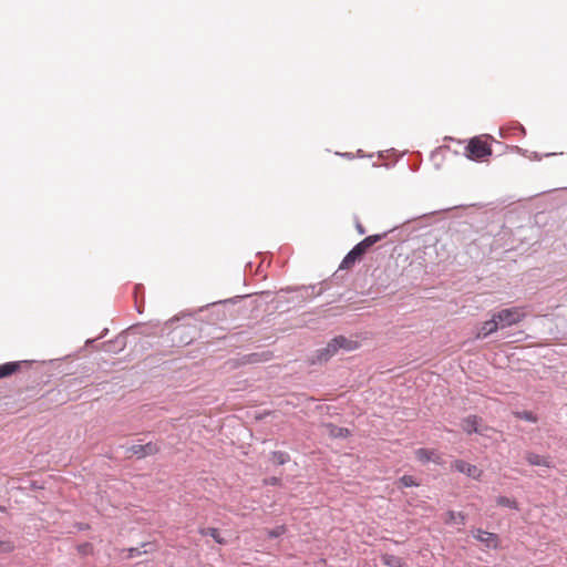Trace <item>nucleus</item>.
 Returning a JSON list of instances; mask_svg holds the SVG:
<instances>
[{
    "mask_svg": "<svg viewBox=\"0 0 567 567\" xmlns=\"http://www.w3.org/2000/svg\"><path fill=\"white\" fill-rule=\"evenodd\" d=\"M200 535L210 536L216 543L224 544V538L220 537L219 530L215 527H207L199 529Z\"/></svg>",
    "mask_w": 567,
    "mask_h": 567,
    "instance_id": "nucleus-17",
    "label": "nucleus"
},
{
    "mask_svg": "<svg viewBox=\"0 0 567 567\" xmlns=\"http://www.w3.org/2000/svg\"><path fill=\"white\" fill-rule=\"evenodd\" d=\"M415 456L421 463L433 462L435 464H440V456L435 453V451L430 449H417L415 451Z\"/></svg>",
    "mask_w": 567,
    "mask_h": 567,
    "instance_id": "nucleus-11",
    "label": "nucleus"
},
{
    "mask_svg": "<svg viewBox=\"0 0 567 567\" xmlns=\"http://www.w3.org/2000/svg\"><path fill=\"white\" fill-rule=\"evenodd\" d=\"M126 451L142 458L156 454L159 451V446L156 443L148 442L146 444H133Z\"/></svg>",
    "mask_w": 567,
    "mask_h": 567,
    "instance_id": "nucleus-8",
    "label": "nucleus"
},
{
    "mask_svg": "<svg viewBox=\"0 0 567 567\" xmlns=\"http://www.w3.org/2000/svg\"><path fill=\"white\" fill-rule=\"evenodd\" d=\"M386 236V233H383V234H374V235H370V236H367L364 239H362L364 241V244L371 248L374 244L379 243L380 240H382L384 237Z\"/></svg>",
    "mask_w": 567,
    "mask_h": 567,
    "instance_id": "nucleus-23",
    "label": "nucleus"
},
{
    "mask_svg": "<svg viewBox=\"0 0 567 567\" xmlns=\"http://www.w3.org/2000/svg\"><path fill=\"white\" fill-rule=\"evenodd\" d=\"M285 533H286L285 525H278V526L267 530V535L269 538H278V537L282 536Z\"/></svg>",
    "mask_w": 567,
    "mask_h": 567,
    "instance_id": "nucleus-24",
    "label": "nucleus"
},
{
    "mask_svg": "<svg viewBox=\"0 0 567 567\" xmlns=\"http://www.w3.org/2000/svg\"><path fill=\"white\" fill-rule=\"evenodd\" d=\"M478 419L476 415H470L462 421V429L467 434L478 433Z\"/></svg>",
    "mask_w": 567,
    "mask_h": 567,
    "instance_id": "nucleus-14",
    "label": "nucleus"
},
{
    "mask_svg": "<svg viewBox=\"0 0 567 567\" xmlns=\"http://www.w3.org/2000/svg\"><path fill=\"white\" fill-rule=\"evenodd\" d=\"M370 248L363 240L358 243L342 259L339 269H349L359 261Z\"/></svg>",
    "mask_w": 567,
    "mask_h": 567,
    "instance_id": "nucleus-4",
    "label": "nucleus"
},
{
    "mask_svg": "<svg viewBox=\"0 0 567 567\" xmlns=\"http://www.w3.org/2000/svg\"><path fill=\"white\" fill-rule=\"evenodd\" d=\"M496 504L498 506L512 508V509H515V511L519 509L518 503L515 499L509 498L507 496H498L496 498Z\"/></svg>",
    "mask_w": 567,
    "mask_h": 567,
    "instance_id": "nucleus-18",
    "label": "nucleus"
},
{
    "mask_svg": "<svg viewBox=\"0 0 567 567\" xmlns=\"http://www.w3.org/2000/svg\"><path fill=\"white\" fill-rule=\"evenodd\" d=\"M94 341H95L94 339H89V340L86 341V344H91V343H93Z\"/></svg>",
    "mask_w": 567,
    "mask_h": 567,
    "instance_id": "nucleus-29",
    "label": "nucleus"
},
{
    "mask_svg": "<svg viewBox=\"0 0 567 567\" xmlns=\"http://www.w3.org/2000/svg\"><path fill=\"white\" fill-rule=\"evenodd\" d=\"M152 547H153V544H151V543H143L142 544L143 550H141V548H138V547H131V548L126 549V551H127L126 557L134 558V557L141 556L142 554H146L150 550H152Z\"/></svg>",
    "mask_w": 567,
    "mask_h": 567,
    "instance_id": "nucleus-16",
    "label": "nucleus"
},
{
    "mask_svg": "<svg viewBox=\"0 0 567 567\" xmlns=\"http://www.w3.org/2000/svg\"><path fill=\"white\" fill-rule=\"evenodd\" d=\"M24 361H10L3 364H0V379L9 377L19 370L21 363Z\"/></svg>",
    "mask_w": 567,
    "mask_h": 567,
    "instance_id": "nucleus-12",
    "label": "nucleus"
},
{
    "mask_svg": "<svg viewBox=\"0 0 567 567\" xmlns=\"http://www.w3.org/2000/svg\"><path fill=\"white\" fill-rule=\"evenodd\" d=\"M511 130H513V131L517 132V133H518L519 135H522V136H525V135H526V130H525V127H524L520 123H518V122L514 123V124L511 126Z\"/></svg>",
    "mask_w": 567,
    "mask_h": 567,
    "instance_id": "nucleus-26",
    "label": "nucleus"
},
{
    "mask_svg": "<svg viewBox=\"0 0 567 567\" xmlns=\"http://www.w3.org/2000/svg\"><path fill=\"white\" fill-rule=\"evenodd\" d=\"M278 481H279L278 478L272 477V478L270 480V484L276 485V484L278 483Z\"/></svg>",
    "mask_w": 567,
    "mask_h": 567,
    "instance_id": "nucleus-28",
    "label": "nucleus"
},
{
    "mask_svg": "<svg viewBox=\"0 0 567 567\" xmlns=\"http://www.w3.org/2000/svg\"><path fill=\"white\" fill-rule=\"evenodd\" d=\"M357 348V342L347 339L343 336H338L333 338L328 344L319 350H317L316 359L312 360L313 363L317 362H326L331 359L339 349H343L346 351H351Z\"/></svg>",
    "mask_w": 567,
    "mask_h": 567,
    "instance_id": "nucleus-1",
    "label": "nucleus"
},
{
    "mask_svg": "<svg viewBox=\"0 0 567 567\" xmlns=\"http://www.w3.org/2000/svg\"><path fill=\"white\" fill-rule=\"evenodd\" d=\"M513 415L516 419L524 420L530 423H536L538 421V416L532 411H514Z\"/></svg>",
    "mask_w": 567,
    "mask_h": 567,
    "instance_id": "nucleus-19",
    "label": "nucleus"
},
{
    "mask_svg": "<svg viewBox=\"0 0 567 567\" xmlns=\"http://www.w3.org/2000/svg\"><path fill=\"white\" fill-rule=\"evenodd\" d=\"M452 468L456 472L465 474L475 481H481L483 475V471L480 470L476 465L470 464L466 461L460 458L452 463Z\"/></svg>",
    "mask_w": 567,
    "mask_h": 567,
    "instance_id": "nucleus-6",
    "label": "nucleus"
},
{
    "mask_svg": "<svg viewBox=\"0 0 567 567\" xmlns=\"http://www.w3.org/2000/svg\"><path fill=\"white\" fill-rule=\"evenodd\" d=\"M465 150L467 157L475 161L482 159L492 154L489 145L477 137L472 138Z\"/></svg>",
    "mask_w": 567,
    "mask_h": 567,
    "instance_id": "nucleus-3",
    "label": "nucleus"
},
{
    "mask_svg": "<svg viewBox=\"0 0 567 567\" xmlns=\"http://www.w3.org/2000/svg\"><path fill=\"white\" fill-rule=\"evenodd\" d=\"M501 329L512 327L520 322L526 313L520 307L505 308L494 313Z\"/></svg>",
    "mask_w": 567,
    "mask_h": 567,
    "instance_id": "nucleus-2",
    "label": "nucleus"
},
{
    "mask_svg": "<svg viewBox=\"0 0 567 567\" xmlns=\"http://www.w3.org/2000/svg\"><path fill=\"white\" fill-rule=\"evenodd\" d=\"M503 132H504V128H501V130H499L501 135H502V136H505V135L503 134Z\"/></svg>",
    "mask_w": 567,
    "mask_h": 567,
    "instance_id": "nucleus-30",
    "label": "nucleus"
},
{
    "mask_svg": "<svg viewBox=\"0 0 567 567\" xmlns=\"http://www.w3.org/2000/svg\"><path fill=\"white\" fill-rule=\"evenodd\" d=\"M323 284L324 282H322L320 285L318 290H317L316 285H310V286H300V287H297L293 289H289V291H295L297 293L296 298L299 301L305 302V301L313 299L317 296L322 295L326 291V287L323 286Z\"/></svg>",
    "mask_w": 567,
    "mask_h": 567,
    "instance_id": "nucleus-5",
    "label": "nucleus"
},
{
    "mask_svg": "<svg viewBox=\"0 0 567 567\" xmlns=\"http://www.w3.org/2000/svg\"><path fill=\"white\" fill-rule=\"evenodd\" d=\"M355 228L360 235L365 234V229L360 223H357Z\"/></svg>",
    "mask_w": 567,
    "mask_h": 567,
    "instance_id": "nucleus-27",
    "label": "nucleus"
},
{
    "mask_svg": "<svg viewBox=\"0 0 567 567\" xmlns=\"http://www.w3.org/2000/svg\"><path fill=\"white\" fill-rule=\"evenodd\" d=\"M525 460L530 466L554 467L553 458L549 455H540L533 451L525 452Z\"/></svg>",
    "mask_w": 567,
    "mask_h": 567,
    "instance_id": "nucleus-9",
    "label": "nucleus"
},
{
    "mask_svg": "<svg viewBox=\"0 0 567 567\" xmlns=\"http://www.w3.org/2000/svg\"><path fill=\"white\" fill-rule=\"evenodd\" d=\"M445 523L446 524L456 523L460 525H464L465 524V515L461 512L449 511L447 519L445 520Z\"/></svg>",
    "mask_w": 567,
    "mask_h": 567,
    "instance_id": "nucleus-21",
    "label": "nucleus"
},
{
    "mask_svg": "<svg viewBox=\"0 0 567 567\" xmlns=\"http://www.w3.org/2000/svg\"><path fill=\"white\" fill-rule=\"evenodd\" d=\"M498 330H501V328H499V326L497 323V319L493 315L489 320H486V321H484L481 324V327L477 330V333H476L475 338L476 339H485V338H487L488 336H491L492 333H494V332H496Z\"/></svg>",
    "mask_w": 567,
    "mask_h": 567,
    "instance_id": "nucleus-10",
    "label": "nucleus"
},
{
    "mask_svg": "<svg viewBox=\"0 0 567 567\" xmlns=\"http://www.w3.org/2000/svg\"><path fill=\"white\" fill-rule=\"evenodd\" d=\"M472 535L476 540L484 544V546L488 549H497L499 546V537L495 533H489L483 530L482 528H476L472 532Z\"/></svg>",
    "mask_w": 567,
    "mask_h": 567,
    "instance_id": "nucleus-7",
    "label": "nucleus"
},
{
    "mask_svg": "<svg viewBox=\"0 0 567 567\" xmlns=\"http://www.w3.org/2000/svg\"><path fill=\"white\" fill-rule=\"evenodd\" d=\"M419 485H420V483L412 475H403L398 481L399 487H413V486H419Z\"/></svg>",
    "mask_w": 567,
    "mask_h": 567,
    "instance_id": "nucleus-22",
    "label": "nucleus"
},
{
    "mask_svg": "<svg viewBox=\"0 0 567 567\" xmlns=\"http://www.w3.org/2000/svg\"><path fill=\"white\" fill-rule=\"evenodd\" d=\"M14 548V545L8 540V539H0V553L1 554H4V553H10L12 551Z\"/></svg>",
    "mask_w": 567,
    "mask_h": 567,
    "instance_id": "nucleus-25",
    "label": "nucleus"
},
{
    "mask_svg": "<svg viewBox=\"0 0 567 567\" xmlns=\"http://www.w3.org/2000/svg\"><path fill=\"white\" fill-rule=\"evenodd\" d=\"M290 455L284 451H274L271 454V461L277 465H284L289 462Z\"/></svg>",
    "mask_w": 567,
    "mask_h": 567,
    "instance_id": "nucleus-20",
    "label": "nucleus"
},
{
    "mask_svg": "<svg viewBox=\"0 0 567 567\" xmlns=\"http://www.w3.org/2000/svg\"><path fill=\"white\" fill-rule=\"evenodd\" d=\"M381 563L386 567H406V564L401 557L392 554L381 555Z\"/></svg>",
    "mask_w": 567,
    "mask_h": 567,
    "instance_id": "nucleus-13",
    "label": "nucleus"
},
{
    "mask_svg": "<svg viewBox=\"0 0 567 567\" xmlns=\"http://www.w3.org/2000/svg\"><path fill=\"white\" fill-rule=\"evenodd\" d=\"M329 435L334 439H346L350 435V431L347 427L338 426L334 424L327 425Z\"/></svg>",
    "mask_w": 567,
    "mask_h": 567,
    "instance_id": "nucleus-15",
    "label": "nucleus"
}]
</instances>
